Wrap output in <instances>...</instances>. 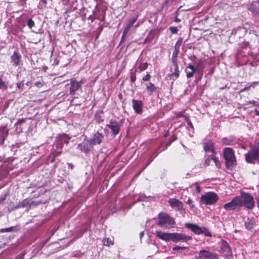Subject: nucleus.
Returning <instances> with one entry per match:
<instances>
[{"label": "nucleus", "instance_id": "obj_1", "mask_svg": "<svg viewBox=\"0 0 259 259\" xmlns=\"http://www.w3.org/2000/svg\"><path fill=\"white\" fill-rule=\"evenodd\" d=\"M244 156L248 163H253L254 161H259V134L257 136L255 145L251 147Z\"/></svg>", "mask_w": 259, "mask_h": 259}, {"label": "nucleus", "instance_id": "obj_2", "mask_svg": "<svg viewBox=\"0 0 259 259\" xmlns=\"http://www.w3.org/2000/svg\"><path fill=\"white\" fill-rule=\"evenodd\" d=\"M158 219L159 221L157 224L160 227L169 228L172 227L175 223L174 219L165 212H160L158 214Z\"/></svg>", "mask_w": 259, "mask_h": 259}, {"label": "nucleus", "instance_id": "obj_3", "mask_svg": "<svg viewBox=\"0 0 259 259\" xmlns=\"http://www.w3.org/2000/svg\"><path fill=\"white\" fill-rule=\"evenodd\" d=\"M223 156L228 168H231L236 164V161L233 150L229 147H226L223 150Z\"/></svg>", "mask_w": 259, "mask_h": 259}, {"label": "nucleus", "instance_id": "obj_4", "mask_svg": "<svg viewBox=\"0 0 259 259\" xmlns=\"http://www.w3.org/2000/svg\"><path fill=\"white\" fill-rule=\"evenodd\" d=\"M241 201V206L250 210H252L254 207V201L253 197L249 193H242L240 197Z\"/></svg>", "mask_w": 259, "mask_h": 259}, {"label": "nucleus", "instance_id": "obj_5", "mask_svg": "<svg viewBox=\"0 0 259 259\" xmlns=\"http://www.w3.org/2000/svg\"><path fill=\"white\" fill-rule=\"evenodd\" d=\"M219 197L216 193L212 192L206 193L201 196V202L206 205H212L215 203L218 200Z\"/></svg>", "mask_w": 259, "mask_h": 259}, {"label": "nucleus", "instance_id": "obj_6", "mask_svg": "<svg viewBox=\"0 0 259 259\" xmlns=\"http://www.w3.org/2000/svg\"><path fill=\"white\" fill-rule=\"evenodd\" d=\"M241 207V201L239 197H234L230 202L224 205V208L227 211L239 210Z\"/></svg>", "mask_w": 259, "mask_h": 259}, {"label": "nucleus", "instance_id": "obj_7", "mask_svg": "<svg viewBox=\"0 0 259 259\" xmlns=\"http://www.w3.org/2000/svg\"><path fill=\"white\" fill-rule=\"evenodd\" d=\"M221 253L223 256L227 259H230L232 257V252L231 248L226 240H221Z\"/></svg>", "mask_w": 259, "mask_h": 259}, {"label": "nucleus", "instance_id": "obj_8", "mask_svg": "<svg viewBox=\"0 0 259 259\" xmlns=\"http://www.w3.org/2000/svg\"><path fill=\"white\" fill-rule=\"evenodd\" d=\"M190 240H192V237L184 234L178 233L170 234L169 241H172L175 243L180 241L187 242Z\"/></svg>", "mask_w": 259, "mask_h": 259}, {"label": "nucleus", "instance_id": "obj_9", "mask_svg": "<svg viewBox=\"0 0 259 259\" xmlns=\"http://www.w3.org/2000/svg\"><path fill=\"white\" fill-rule=\"evenodd\" d=\"M122 120H121L119 122H118L115 120L111 119L109 121V123L106 125V126L111 130L112 134L114 136H116L119 133Z\"/></svg>", "mask_w": 259, "mask_h": 259}, {"label": "nucleus", "instance_id": "obj_10", "mask_svg": "<svg viewBox=\"0 0 259 259\" xmlns=\"http://www.w3.org/2000/svg\"><path fill=\"white\" fill-rule=\"evenodd\" d=\"M77 148L82 152L88 154L90 151L93 150L94 146L91 144L89 140H83L77 146Z\"/></svg>", "mask_w": 259, "mask_h": 259}, {"label": "nucleus", "instance_id": "obj_11", "mask_svg": "<svg viewBox=\"0 0 259 259\" xmlns=\"http://www.w3.org/2000/svg\"><path fill=\"white\" fill-rule=\"evenodd\" d=\"M70 85L69 88V94L71 95H75L76 92L81 89V83L78 81L75 78H71L70 79L69 84H67L66 85Z\"/></svg>", "mask_w": 259, "mask_h": 259}, {"label": "nucleus", "instance_id": "obj_12", "mask_svg": "<svg viewBox=\"0 0 259 259\" xmlns=\"http://www.w3.org/2000/svg\"><path fill=\"white\" fill-rule=\"evenodd\" d=\"M104 138V134L102 133H100L99 131H97L94 134L92 138L89 140L91 142V144L94 146L96 145L101 144Z\"/></svg>", "mask_w": 259, "mask_h": 259}, {"label": "nucleus", "instance_id": "obj_13", "mask_svg": "<svg viewBox=\"0 0 259 259\" xmlns=\"http://www.w3.org/2000/svg\"><path fill=\"white\" fill-rule=\"evenodd\" d=\"M139 17V14L135 13L134 14L132 18H130L127 20V22L125 25L123 29V32L128 33L132 27L133 26L134 23L137 21Z\"/></svg>", "mask_w": 259, "mask_h": 259}, {"label": "nucleus", "instance_id": "obj_14", "mask_svg": "<svg viewBox=\"0 0 259 259\" xmlns=\"http://www.w3.org/2000/svg\"><path fill=\"white\" fill-rule=\"evenodd\" d=\"M11 63L15 67L19 66L22 62V57L18 51L16 50L14 52L11 57Z\"/></svg>", "mask_w": 259, "mask_h": 259}, {"label": "nucleus", "instance_id": "obj_15", "mask_svg": "<svg viewBox=\"0 0 259 259\" xmlns=\"http://www.w3.org/2000/svg\"><path fill=\"white\" fill-rule=\"evenodd\" d=\"M168 202L169 205L176 211H180L183 209V202L176 198H170Z\"/></svg>", "mask_w": 259, "mask_h": 259}, {"label": "nucleus", "instance_id": "obj_16", "mask_svg": "<svg viewBox=\"0 0 259 259\" xmlns=\"http://www.w3.org/2000/svg\"><path fill=\"white\" fill-rule=\"evenodd\" d=\"M143 103L141 100H137L135 99L132 100L133 108L137 114H141L142 113Z\"/></svg>", "mask_w": 259, "mask_h": 259}, {"label": "nucleus", "instance_id": "obj_17", "mask_svg": "<svg viewBox=\"0 0 259 259\" xmlns=\"http://www.w3.org/2000/svg\"><path fill=\"white\" fill-rule=\"evenodd\" d=\"M9 128L7 125L3 126L0 128V144H3L9 134Z\"/></svg>", "mask_w": 259, "mask_h": 259}, {"label": "nucleus", "instance_id": "obj_18", "mask_svg": "<svg viewBox=\"0 0 259 259\" xmlns=\"http://www.w3.org/2000/svg\"><path fill=\"white\" fill-rule=\"evenodd\" d=\"M198 254V256L195 255L196 259H208V258H211L214 256V254L204 250H201Z\"/></svg>", "mask_w": 259, "mask_h": 259}, {"label": "nucleus", "instance_id": "obj_19", "mask_svg": "<svg viewBox=\"0 0 259 259\" xmlns=\"http://www.w3.org/2000/svg\"><path fill=\"white\" fill-rule=\"evenodd\" d=\"M204 234L205 236L211 237V234L210 231L205 227H199L195 225V234Z\"/></svg>", "mask_w": 259, "mask_h": 259}, {"label": "nucleus", "instance_id": "obj_20", "mask_svg": "<svg viewBox=\"0 0 259 259\" xmlns=\"http://www.w3.org/2000/svg\"><path fill=\"white\" fill-rule=\"evenodd\" d=\"M203 148L204 150L206 152H210L212 154L215 153V151L214 148V143L211 141H209L207 142L204 143Z\"/></svg>", "mask_w": 259, "mask_h": 259}, {"label": "nucleus", "instance_id": "obj_21", "mask_svg": "<svg viewBox=\"0 0 259 259\" xmlns=\"http://www.w3.org/2000/svg\"><path fill=\"white\" fill-rule=\"evenodd\" d=\"M170 234V233H163L159 230H156L155 233L157 238L165 241H169Z\"/></svg>", "mask_w": 259, "mask_h": 259}, {"label": "nucleus", "instance_id": "obj_22", "mask_svg": "<svg viewBox=\"0 0 259 259\" xmlns=\"http://www.w3.org/2000/svg\"><path fill=\"white\" fill-rule=\"evenodd\" d=\"M145 85L147 90V94L149 96L152 95L153 92H154L157 89L156 86L151 82L146 83Z\"/></svg>", "mask_w": 259, "mask_h": 259}, {"label": "nucleus", "instance_id": "obj_23", "mask_svg": "<svg viewBox=\"0 0 259 259\" xmlns=\"http://www.w3.org/2000/svg\"><path fill=\"white\" fill-rule=\"evenodd\" d=\"M59 141L62 142V143L64 144V143L68 144L69 142L70 138L66 134H63L59 135L56 138Z\"/></svg>", "mask_w": 259, "mask_h": 259}, {"label": "nucleus", "instance_id": "obj_24", "mask_svg": "<svg viewBox=\"0 0 259 259\" xmlns=\"http://www.w3.org/2000/svg\"><path fill=\"white\" fill-rule=\"evenodd\" d=\"M104 112L102 110L98 111L95 115V120L98 123H101L104 121L103 118Z\"/></svg>", "mask_w": 259, "mask_h": 259}, {"label": "nucleus", "instance_id": "obj_25", "mask_svg": "<svg viewBox=\"0 0 259 259\" xmlns=\"http://www.w3.org/2000/svg\"><path fill=\"white\" fill-rule=\"evenodd\" d=\"M30 200L26 198L23 200L21 202H19L16 206V208H19L20 207L24 208L27 206L29 207Z\"/></svg>", "mask_w": 259, "mask_h": 259}, {"label": "nucleus", "instance_id": "obj_26", "mask_svg": "<svg viewBox=\"0 0 259 259\" xmlns=\"http://www.w3.org/2000/svg\"><path fill=\"white\" fill-rule=\"evenodd\" d=\"M186 72L188 78L192 77L194 73V66L189 64L186 69Z\"/></svg>", "mask_w": 259, "mask_h": 259}, {"label": "nucleus", "instance_id": "obj_27", "mask_svg": "<svg viewBox=\"0 0 259 259\" xmlns=\"http://www.w3.org/2000/svg\"><path fill=\"white\" fill-rule=\"evenodd\" d=\"M172 63L175 67V72L172 73L170 75L175 76L176 78H178L180 75V71L179 70L178 61H172Z\"/></svg>", "mask_w": 259, "mask_h": 259}, {"label": "nucleus", "instance_id": "obj_28", "mask_svg": "<svg viewBox=\"0 0 259 259\" xmlns=\"http://www.w3.org/2000/svg\"><path fill=\"white\" fill-rule=\"evenodd\" d=\"M248 9L255 15H259V7L253 4H250L248 6Z\"/></svg>", "mask_w": 259, "mask_h": 259}, {"label": "nucleus", "instance_id": "obj_29", "mask_svg": "<svg viewBox=\"0 0 259 259\" xmlns=\"http://www.w3.org/2000/svg\"><path fill=\"white\" fill-rule=\"evenodd\" d=\"M234 141V139L232 137H225L222 139L221 143L224 145H231Z\"/></svg>", "mask_w": 259, "mask_h": 259}, {"label": "nucleus", "instance_id": "obj_30", "mask_svg": "<svg viewBox=\"0 0 259 259\" xmlns=\"http://www.w3.org/2000/svg\"><path fill=\"white\" fill-rule=\"evenodd\" d=\"M94 15L96 19L100 20L101 21H104L105 19L106 12L104 10L102 11V15H98L97 12H94Z\"/></svg>", "mask_w": 259, "mask_h": 259}, {"label": "nucleus", "instance_id": "obj_31", "mask_svg": "<svg viewBox=\"0 0 259 259\" xmlns=\"http://www.w3.org/2000/svg\"><path fill=\"white\" fill-rule=\"evenodd\" d=\"M148 67V64L147 62H140L138 66V69L139 70V72H142L146 70Z\"/></svg>", "mask_w": 259, "mask_h": 259}, {"label": "nucleus", "instance_id": "obj_32", "mask_svg": "<svg viewBox=\"0 0 259 259\" xmlns=\"http://www.w3.org/2000/svg\"><path fill=\"white\" fill-rule=\"evenodd\" d=\"M136 70L135 71H132L130 73V81L131 85H133V83H135L136 80Z\"/></svg>", "mask_w": 259, "mask_h": 259}, {"label": "nucleus", "instance_id": "obj_33", "mask_svg": "<svg viewBox=\"0 0 259 259\" xmlns=\"http://www.w3.org/2000/svg\"><path fill=\"white\" fill-rule=\"evenodd\" d=\"M210 158L213 161L216 166L217 167H219L221 165V163L219 160V158L218 157H215V155H210Z\"/></svg>", "mask_w": 259, "mask_h": 259}, {"label": "nucleus", "instance_id": "obj_34", "mask_svg": "<svg viewBox=\"0 0 259 259\" xmlns=\"http://www.w3.org/2000/svg\"><path fill=\"white\" fill-rule=\"evenodd\" d=\"M179 53V50L175 49L172 53V58H171V61H178V56Z\"/></svg>", "mask_w": 259, "mask_h": 259}, {"label": "nucleus", "instance_id": "obj_35", "mask_svg": "<svg viewBox=\"0 0 259 259\" xmlns=\"http://www.w3.org/2000/svg\"><path fill=\"white\" fill-rule=\"evenodd\" d=\"M245 226L247 230H250L253 227V223L252 221L248 220L245 223Z\"/></svg>", "mask_w": 259, "mask_h": 259}, {"label": "nucleus", "instance_id": "obj_36", "mask_svg": "<svg viewBox=\"0 0 259 259\" xmlns=\"http://www.w3.org/2000/svg\"><path fill=\"white\" fill-rule=\"evenodd\" d=\"M183 38L182 37L179 38L176 44L175 45V49L180 50V48L183 42Z\"/></svg>", "mask_w": 259, "mask_h": 259}, {"label": "nucleus", "instance_id": "obj_37", "mask_svg": "<svg viewBox=\"0 0 259 259\" xmlns=\"http://www.w3.org/2000/svg\"><path fill=\"white\" fill-rule=\"evenodd\" d=\"M55 145L57 149H60L61 150L63 147L64 144L62 143V142L59 141L58 139H56Z\"/></svg>", "mask_w": 259, "mask_h": 259}, {"label": "nucleus", "instance_id": "obj_38", "mask_svg": "<svg viewBox=\"0 0 259 259\" xmlns=\"http://www.w3.org/2000/svg\"><path fill=\"white\" fill-rule=\"evenodd\" d=\"M113 243H113V241H112L109 238L105 239V241L104 242V245H107V246H110V245H113Z\"/></svg>", "mask_w": 259, "mask_h": 259}, {"label": "nucleus", "instance_id": "obj_39", "mask_svg": "<svg viewBox=\"0 0 259 259\" xmlns=\"http://www.w3.org/2000/svg\"><path fill=\"white\" fill-rule=\"evenodd\" d=\"M186 247L176 246L172 248L173 251H181L182 250L186 249Z\"/></svg>", "mask_w": 259, "mask_h": 259}, {"label": "nucleus", "instance_id": "obj_40", "mask_svg": "<svg viewBox=\"0 0 259 259\" xmlns=\"http://www.w3.org/2000/svg\"><path fill=\"white\" fill-rule=\"evenodd\" d=\"M35 25L34 21L32 19H29L27 21V26L29 28H32Z\"/></svg>", "mask_w": 259, "mask_h": 259}, {"label": "nucleus", "instance_id": "obj_41", "mask_svg": "<svg viewBox=\"0 0 259 259\" xmlns=\"http://www.w3.org/2000/svg\"><path fill=\"white\" fill-rule=\"evenodd\" d=\"M151 75L149 72H147L146 74L142 78V80L144 81H147L151 78Z\"/></svg>", "mask_w": 259, "mask_h": 259}, {"label": "nucleus", "instance_id": "obj_42", "mask_svg": "<svg viewBox=\"0 0 259 259\" xmlns=\"http://www.w3.org/2000/svg\"><path fill=\"white\" fill-rule=\"evenodd\" d=\"M169 29L172 34L177 33L178 32V29L177 28V27L171 26L169 28Z\"/></svg>", "mask_w": 259, "mask_h": 259}, {"label": "nucleus", "instance_id": "obj_43", "mask_svg": "<svg viewBox=\"0 0 259 259\" xmlns=\"http://www.w3.org/2000/svg\"><path fill=\"white\" fill-rule=\"evenodd\" d=\"M185 225L187 228H188V229H190L193 232H194V224L187 223V224H186Z\"/></svg>", "mask_w": 259, "mask_h": 259}, {"label": "nucleus", "instance_id": "obj_44", "mask_svg": "<svg viewBox=\"0 0 259 259\" xmlns=\"http://www.w3.org/2000/svg\"><path fill=\"white\" fill-rule=\"evenodd\" d=\"M127 34V33L123 31L122 34L121 36V40L120 41V44H121L125 41V37L126 36Z\"/></svg>", "mask_w": 259, "mask_h": 259}, {"label": "nucleus", "instance_id": "obj_45", "mask_svg": "<svg viewBox=\"0 0 259 259\" xmlns=\"http://www.w3.org/2000/svg\"><path fill=\"white\" fill-rule=\"evenodd\" d=\"M45 84V83L43 81H37L34 83L35 85H36V87H37L38 88H40V87H42Z\"/></svg>", "mask_w": 259, "mask_h": 259}, {"label": "nucleus", "instance_id": "obj_46", "mask_svg": "<svg viewBox=\"0 0 259 259\" xmlns=\"http://www.w3.org/2000/svg\"><path fill=\"white\" fill-rule=\"evenodd\" d=\"M13 229V227H11L7 228L6 229H2L1 232H10L12 231Z\"/></svg>", "mask_w": 259, "mask_h": 259}, {"label": "nucleus", "instance_id": "obj_47", "mask_svg": "<svg viewBox=\"0 0 259 259\" xmlns=\"http://www.w3.org/2000/svg\"><path fill=\"white\" fill-rule=\"evenodd\" d=\"M258 100H259V99H258ZM248 103L249 104H252L254 106H258L259 107V102H258L257 101H255V100L249 101H248Z\"/></svg>", "mask_w": 259, "mask_h": 259}, {"label": "nucleus", "instance_id": "obj_48", "mask_svg": "<svg viewBox=\"0 0 259 259\" xmlns=\"http://www.w3.org/2000/svg\"><path fill=\"white\" fill-rule=\"evenodd\" d=\"M39 204H40V203L38 202L35 201H30L29 207H31V206H36L38 205Z\"/></svg>", "mask_w": 259, "mask_h": 259}, {"label": "nucleus", "instance_id": "obj_49", "mask_svg": "<svg viewBox=\"0 0 259 259\" xmlns=\"http://www.w3.org/2000/svg\"><path fill=\"white\" fill-rule=\"evenodd\" d=\"M26 121V119L25 118H21V119H19L18 121L16 123V125H19V124H21L22 123H24Z\"/></svg>", "mask_w": 259, "mask_h": 259}, {"label": "nucleus", "instance_id": "obj_50", "mask_svg": "<svg viewBox=\"0 0 259 259\" xmlns=\"http://www.w3.org/2000/svg\"><path fill=\"white\" fill-rule=\"evenodd\" d=\"M174 0H165L164 3L162 4V8L167 5L168 3L173 2Z\"/></svg>", "mask_w": 259, "mask_h": 259}, {"label": "nucleus", "instance_id": "obj_51", "mask_svg": "<svg viewBox=\"0 0 259 259\" xmlns=\"http://www.w3.org/2000/svg\"><path fill=\"white\" fill-rule=\"evenodd\" d=\"M186 121L187 122V124L190 125V126L191 127H192V128H193V124L191 122V121L187 118H186Z\"/></svg>", "mask_w": 259, "mask_h": 259}, {"label": "nucleus", "instance_id": "obj_52", "mask_svg": "<svg viewBox=\"0 0 259 259\" xmlns=\"http://www.w3.org/2000/svg\"><path fill=\"white\" fill-rule=\"evenodd\" d=\"M250 89V86L246 85L245 88L240 90V92H243L245 91H248Z\"/></svg>", "mask_w": 259, "mask_h": 259}, {"label": "nucleus", "instance_id": "obj_53", "mask_svg": "<svg viewBox=\"0 0 259 259\" xmlns=\"http://www.w3.org/2000/svg\"><path fill=\"white\" fill-rule=\"evenodd\" d=\"M88 19L91 20V22H94L95 21L96 18H95V15L94 16L90 15L88 18Z\"/></svg>", "mask_w": 259, "mask_h": 259}, {"label": "nucleus", "instance_id": "obj_54", "mask_svg": "<svg viewBox=\"0 0 259 259\" xmlns=\"http://www.w3.org/2000/svg\"><path fill=\"white\" fill-rule=\"evenodd\" d=\"M210 160H211V159L210 158V156L208 158H207L205 160L204 164L206 165H208L209 164V162H210Z\"/></svg>", "mask_w": 259, "mask_h": 259}, {"label": "nucleus", "instance_id": "obj_55", "mask_svg": "<svg viewBox=\"0 0 259 259\" xmlns=\"http://www.w3.org/2000/svg\"><path fill=\"white\" fill-rule=\"evenodd\" d=\"M24 85V83L23 82H19L17 83V87L19 89L22 88Z\"/></svg>", "mask_w": 259, "mask_h": 259}, {"label": "nucleus", "instance_id": "obj_56", "mask_svg": "<svg viewBox=\"0 0 259 259\" xmlns=\"http://www.w3.org/2000/svg\"><path fill=\"white\" fill-rule=\"evenodd\" d=\"M195 191L198 193L200 192V187L195 183Z\"/></svg>", "mask_w": 259, "mask_h": 259}, {"label": "nucleus", "instance_id": "obj_57", "mask_svg": "<svg viewBox=\"0 0 259 259\" xmlns=\"http://www.w3.org/2000/svg\"><path fill=\"white\" fill-rule=\"evenodd\" d=\"M5 82L3 81L2 79L0 77V89L5 86Z\"/></svg>", "mask_w": 259, "mask_h": 259}, {"label": "nucleus", "instance_id": "obj_58", "mask_svg": "<svg viewBox=\"0 0 259 259\" xmlns=\"http://www.w3.org/2000/svg\"><path fill=\"white\" fill-rule=\"evenodd\" d=\"M24 254H23V253H21L20 254V255H19L16 258V259H23L24 258Z\"/></svg>", "mask_w": 259, "mask_h": 259}, {"label": "nucleus", "instance_id": "obj_59", "mask_svg": "<svg viewBox=\"0 0 259 259\" xmlns=\"http://www.w3.org/2000/svg\"><path fill=\"white\" fill-rule=\"evenodd\" d=\"M255 199L257 204V207L259 208V194L256 196Z\"/></svg>", "mask_w": 259, "mask_h": 259}, {"label": "nucleus", "instance_id": "obj_60", "mask_svg": "<svg viewBox=\"0 0 259 259\" xmlns=\"http://www.w3.org/2000/svg\"><path fill=\"white\" fill-rule=\"evenodd\" d=\"M177 139V137L176 135H173L172 139H170L171 142H173Z\"/></svg>", "mask_w": 259, "mask_h": 259}, {"label": "nucleus", "instance_id": "obj_61", "mask_svg": "<svg viewBox=\"0 0 259 259\" xmlns=\"http://www.w3.org/2000/svg\"><path fill=\"white\" fill-rule=\"evenodd\" d=\"M187 203L188 204H189V205L191 206V207H193V205H192V201L191 200H190V199H189L187 202Z\"/></svg>", "mask_w": 259, "mask_h": 259}, {"label": "nucleus", "instance_id": "obj_62", "mask_svg": "<svg viewBox=\"0 0 259 259\" xmlns=\"http://www.w3.org/2000/svg\"><path fill=\"white\" fill-rule=\"evenodd\" d=\"M181 21V20L178 18L177 15H176L175 18V21L176 22H180Z\"/></svg>", "mask_w": 259, "mask_h": 259}, {"label": "nucleus", "instance_id": "obj_63", "mask_svg": "<svg viewBox=\"0 0 259 259\" xmlns=\"http://www.w3.org/2000/svg\"><path fill=\"white\" fill-rule=\"evenodd\" d=\"M61 153H62V151L61 150L60 151H57L56 152V153L55 154V156H59L61 154Z\"/></svg>", "mask_w": 259, "mask_h": 259}, {"label": "nucleus", "instance_id": "obj_64", "mask_svg": "<svg viewBox=\"0 0 259 259\" xmlns=\"http://www.w3.org/2000/svg\"><path fill=\"white\" fill-rule=\"evenodd\" d=\"M254 111H255V115H257V116H259V111L258 110H257L256 109H255L254 110Z\"/></svg>", "mask_w": 259, "mask_h": 259}]
</instances>
